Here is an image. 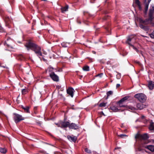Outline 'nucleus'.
<instances>
[{"mask_svg":"<svg viewBox=\"0 0 154 154\" xmlns=\"http://www.w3.org/2000/svg\"><path fill=\"white\" fill-rule=\"evenodd\" d=\"M128 96H126L125 97L122 99L121 100H119L118 102V103L119 104V106L120 107H124L125 108H126V106L123 105V103L126 100H127L129 98Z\"/></svg>","mask_w":154,"mask_h":154,"instance_id":"obj_8","label":"nucleus"},{"mask_svg":"<svg viewBox=\"0 0 154 154\" xmlns=\"http://www.w3.org/2000/svg\"><path fill=\"white\" fill-rule=\"evenodd\" d=\"M0 152L2 153L5 154L7 152V150L5 148L0 147Z\"/></svg>","mask_w":154,"mask_h":154,"instance_id":"obj_25","label":"nucleus"},{"mask_svg":"<svg viewBox=\"0 0 154 154\" xmlns=\"http://www.w3.org/2000/svg\"><path fill=\"white\" fill-rule=\"evenodd\" d=\"M135 3L137 6L140 5V2L139 0H135Z\"/></svg>","mask_w":154,"mask_h":154,"instance_id":"obj_37","label":"nucleus"},{"mask_svg":"<svg viewBox=\"0 0 154 154\" xmlns=\"http://www.w3.org/2000/svg\"><path fill=\"white\" fill-rule=\"evenodd\" d=\"M118 136L121 138H124L125 137H127V136L125 134H121L120 135H118Z\"/></svg>","mask_w":154,"mask_h":154,"instance_id":"obj_32","label":"nucleus"},{"mask_svg":"<svg viewBox=\"0 0 154 154\" xmlns=\"http://www.w3.org/2000/svg\"><path fill=\"white\" fill-rule=\"evenodd\" d=\"M117 149V148H115V149Z\"/></svg>","mask_w":154,"mask_h":154,"instance_id":"obj_55","label":"nucleus"},{"mask_svg":"<svg viewBox=\"0 0 154 154\" xmlns=\"http://www.w3.org/2000/svg\"><path fill=\"white\" fill-rule=\"evenodd\" d=\"M61 121H59L58 123H55V124L58 127H60L61 128Z\"/></svg>","mask_w":154,"mask_h":154,"instance_id":"obj_35","label":"nucleus"},{"mask_svg":"<svg viewBox=\"0 0 154 154\" xmlns=\"http://www.w3.org/2000/svg\"><path fill=\"white\" fill-rule=\"evenodd\" d=\"M103 74L102 73H101V74H98V76H99L100 77H101L102 76V75H103Z\"/></svg>","mask_w":154,"mask_h":154,"instance_id":"obj_46","label":"nucleus"},{"mask_svg":"<svg viewBox=\"0 0 154 154\" xmlns=\"http://www.w3.org/2000/svg\"><path fill=\"white\" fill-rule=\"evenodd\" d=\"M153 19V18L149 17L148 18L145 20L140 18L139 19V22L140 23H143L144 25H147L150 24L152 26L154 27V22H152Z\"/></svg>","mask_w":154,"mask_h":154,"instance_id":"obj_3","label":"nucleus"},{"mask_svg":"<svg viewBox=\"0 0 154 154\" xmlns=\"http://www.w3.org/2000/svg\"><path fill=\"white\" fill-rule=\"evenodd\" d=\"M142 36L143 37H145V36H144V35H142Z\"/></svg>","mask_w":154,"mask_h":154,"instance_id":"obj_54","label":"nucleus"},{"mask_svg":"<svg viewBox=\"0 0 154 154\" xmlns=\"http://www.w3.org/2000/svg\"><path fill=\"white\" fill-rule=\"evenodd\" d=\"M106 104V103H101L99 105V106L100 107H105Z\"/></svg>","mask_w":154,"mask_h":154,"instance_id":"obj_30","label":"nucleus"},{"mask_svg":"<svg viewBox=\"0 0 154 154\" xmlns=\"http://www.w3.org/2000/svg\"><path fill=\"white\" fill-rule=\"evenodd\" d=\"M141 118L142 119H143V121H144V122H146V121H145V116H142L141 117Z\"/></svg>","mask_w":154,"mask_h":154,"instance_id":"obj_39","label":"nucleus"},{"mask_svg":"<svg viewBox=\"0 0 154 154\" xmlns=\"http://www.w3.org/2000/svg\"><path fill=\"white\" fill-rule=\"evenodd\" d=\"M135 139H139L140 140L147 139L148 137L147 134H137L135 137Z\"/></svg>","mask_w":154,"mask_h":154,"instance_id":"obj_7","label":"nucleus"},{"mask_svg":"<svg viewBox=\"0 0 154 154\" xmlns=\"http://www.w3.org/2000/svg\"><path fill=\"white\" fill-rule=\"evenodd\" d=\"M145 148L148 149L152 152H154V145H149L146 146Z\"/></svg>","mask_w":154,"mask_h":154,"instance_id":"obj_17","label":"nucleus"},{"mask_svg":"<svg viewBox=\"0 0 154 154\" xmlns=\"http://www.w3.org/2000/svg\"><path fill=\"white\" fill-rule=\"evenodd\" d=\"M69 129L77 130L79 128V126L75 123H69Z\"/></svg>","mask_w":154,"mask_h":154,"instance_id":"obj_11","label":"nucleus"},{"mask_svg":"<svg viewBox=\"0 0 154 154\" xmlns=\"http://www.w3.org/2000/svg\"><path fill=\"white\" fill-rule=\"evenodd\" d=\"M150 37L152 38H154V30L153 31L152 33L149 34Z\"/></svg>","mask_w":154,"mask_h":154,"instance_id":"obj_33","label":"nucleus"},{"mask_svg":"<svg viewBox=\"0 0 154 154\" xmlns=\"http://www.w3.org/2000/svg\"><path fill=\"white\" fill-rule=\"evenodd\" d=\"M54 71H55V72H61L62 71V69L59 68V67H57L56 68H54Z\"/></svg>","mask_w":154,"mask_h":154,"instance_id":"obj_26","label":"nucleus"},{"mask_svg":"<svg viewBox=\"0 0 154 154\" xmlns=\"http://www.w3.org/2000/svg\"><path fill=\"white\" fill-rule=\"evenodd\" d=\"M75 91L73 88L71 87L69 88L66 90L67 94L71 96V97H73L74 95V93Z\"/></svg>","mask_w":154,"mask_h":154,"instance_id":"obj_9","label":"nucleus"},{"mask_svg":"<svg viewBox=\"0 0 154 154\" xmlns=\"http://www.w3.org/2000/svg\"><path fill=\"white\" fill-rule=\"evenodd\" d=\"M14 119L16 123H17L20 121L23 120L24 119L21 115L19 114L14 113Z\"/></svg>","mask_w":154,"mask_h":154,"instance_id":"obj_6","label":"nucleus"},{"mask_svg":"<svg viewBox=\"0 0 154 154\" xmlns=\"http://www.w3.org/2000/svg\"><path fill=\"white\" fill-rule=\"evenodd\" d=\"M3 30H1V31H0V32H3Z\"/></svg>","mask_w":154,"mask_h":154,"instance_id":"obj_53","label":"nucleus"},{"mask_svg":"<svg viewBox=\"0 0 154 154\" xmlns=\"http://www.w3.org/2000/svg\"><path fill=\"white\" fill-rule=\"evenodd\" d=\"M5 21L6 24H9L11 22V19L8 17H5Z\"/></svg>","mask_w":154,"mask_h":154,"instance_id":"obj_22","label":"nucleus"},{"mask_svg":"<svg viewBox=\"0 0 154 154\" xmlns=\"http://www.w3.org/2000/svg\"><path fill=\"white\" fill-rule=\"evenodd\" d=\"M64 43H62V46L63 47H66V46H64Z\"/></svg>","mask_w":154,"mask_h":154,"instance_id":"obj_45","label":"nucleus"},{"mask_svg":"<svg viewBox=\"0 0 154 154\" xmlns=\"http://www.w3.org/2000/svg\"><path fill=\"white\" fill-rule=\"evenodd\" d=\"M154 12V6H152V8H150L149 10V17L154 18L153 17V14Z\"/></svg>","mask_w":154,"mask_h":154,"instance_id":"obj_15","label":"nucleus"},{"mask_svg":"<svg viewBox=\"0 0 154 154\" xmlns=\"http://www.w3.org/2000/svg\"><path fill=\"white\" fill-rule=\"evenodd\" d=\"M92 52H93L94 54H95L96 53V52H95V51H92Z\"/></svg>","mask_w":154,"mask_h":154,"instance_id":"obj_48","label":"nucleus"},{"mask_svg":"<svg viewBox=\"0 0 154 154\" xmlns=\"http://www.w3.org/2000/svg\"><path fill=\"white\" fill-rule=\"evenodd\" d=\"M138 8L140 10H141L142 9V7H141V5H139L138 6Z\"/></svg>","mask_w":154,"mask_h":154,"instance_id":"obj_42","label":"nucleus"},{"mask_svg":"<svg viewBox=\"0 0 154 154\" xmlns=\"http://www.w3.org/2000/svg\"><path fill=\"white\" fill-rule=\"evenodd\" d=\"M126 106V109H129L131 110L132 111H134L135 110H137V109L136 108L133 107L131 106Z\"/></svg>","mask_w":154,"mask_h":154,"instance_id":"obj_21","label":"nucleus"},{"mask_svg":"<svg viewBox=\"0 0 154 154\" xmlns=\"http://www.w3.org/2000/svg\"><path fill=\"white\" fill-rule=\"evenodd\" d=\"M85 151L88 153L91 154V151L89 149H88L87 148H86L85 149Z\"/></svg>","mask_w":154,"mask_h":154,"instance_id":"obj_29","label":"nucleus"},{"mask_svg":"<svg viewBox=\"0 0 154 154\" xmlns=\"http://www.w3.org/2000/svg\"><path fill=\"white\" fill-rule=\"evenodd\" d=\"M146 152L147 153H148L149 154L150 153L149 152H147V151H146Z\"/></svg>","mask_w":154,"mask_h":154,"instance_id":"obj_49","label":"nucleus"},{"mask_svg":"<svg viewBox=\"0 0 154 154\" xmlns=\"http://www.w3.org/2000/svg\"><path fill=\"white\" fill-rule=\"evenodd\" d=\"M28 92L27 89H24L22 90V93L23 94H25Z\"/></svg>","mask_w":154,"mask_h":154,"instance_id":"obj_28","label":"nucleus"},{"mask_svg":"<svg viewBox=\"0 0 154 154\" xmlns=\"http://www.w3.org/2000/svg\"><path fill=\"white\" fill-rule=\"evenodd\" d=\"M103 19L104 20H106L107 19V18L105 17L103 18Z\"/></svg>","mask_w":154,"mask_h":154,"instance_id":"obj_50","label":"nucleus"},{"mask_svg":"<svg viewBox=\"0 0 154 154\" xmlns=\"http://www.w3.org/2000/svg\"><path fill=\"white\" fill-rule=\"evenodd\" d=\"M79 23H80H80H81V22L79 21Z\"/></svg>","mask_w":154,"mask_h":154,"instance_id":"obj_52","label":"nucleus"},{"mask_svg":"<svg viewBox=\"0 0 154 154\" xmlns=\"http://www.w3.org/2000/svg\"><path fill=\"white\" fill-rule=\"evenodd\" d=\"M146 105L143 104V103H138L137 104L136 108L137 109V110H141L146 108Z\"/></svg>","mask_w":154,"mask_h":154,"instance_id":"obj_14","label":"nucleus"},{"mask_svg":"<svg viewBox=\"0 0 154 154\" xmlns=\"http://www.w3.org/2000/svg\"><path fill=\"white\" fill-rule=\"evenodd\" d=\"M95 153H94V154H95Z\"/></svg>","mask_w":154,"mask_h":154,"instance_id":"obj_56","label":"nucleus"},{"mask_svg":"<svg viewBox=\"0 0 154 154\" xmlns=\"http://www.w3.org/2000/svg\"><path fill=\"white\" fill-rule=\"evenodd\" d=\"M68 8L69 6L68 5H66L65 7H62L61 8L62 12L64 13L65 12L67 11Z\"/></svg>","mask_w":154,"mask_h":154,"instance_id":"obj_18","label":"nucleus"},{"mask_svg":"<svg viewBox=\"0 0 154 154\" xmlns=\"http://www.w3.org/2000/svg\"><path fill=\"white\" fill-rule=\"evenodd\" d=\"M67 138L69 141L73 142H75L77 139V137L75 136H73V135L71 136L69 135L67 136Z\"/></svg>","mask_w":154,"mask_h":154,"instance_id":"obj_13","label":"nucleus"},{"mask_svg":"<svg viewBox=\"0 0 154 154\" xmlns=\"http://www.w3.org/2000/svg\"><path fill=\"white\" fill-rule=\"evenodd\" d=\"M61 121V128H66L69 127V122L68 121H65V120L64 121Z\"/></svg>","mask_w":154,"mask_h":154,"instance_id":"obj_10","label":"nucleus"},{"mask_svg":"<svg viewBox=\"0 0 154 154\" xmlns=\"http://www.w3.org/2000/svg\"><path fill=\"white\" fill-rule=\"evenodd\" d=\"M149 129L150 130H154V123L152 121V120L150 122Z\"/></svg>","mask_w":154,"mask_h":154,"instance_id":"obj_19","label":"nucleus"},{"mask_svg":"<svg viewBox=\"0 0 154 154\" xmlns=\"http://www.w3.org/2000/svg\"><path fill=\"white\" fill-rule=\"evenodd\" d=\"M83 69L84 71H88L89 70V67L88 66H86L83 67Z\"/></svg>","mask_w":154,"mask_h":154,"instance_id":"obj_27","label":"nucleus"},{"mask_svg":"<svg viewBox=\"0 0 154 154\" xmlns=\"http://www.w3.org/2000/svg\"><path fill=\"white\" fill-rule=\"evenodd\" d=\"M143 29L146 31H148L149 30V27L148 26H145Z\"/></svg>","mask_w":154,"mask_h":154,"instance_id":"obj_38","label":"nucleus"},{"mask_svg":"<svg viewBox=\"0 0 154 154\" xmlns=\"http://www.w3.org/2000/svg\"><path fill=\"white\" fill-rule=\"evenodd\" d=\"M54 68L49 66L47 70L49 72V76L54 82H58L59 80V76L56 74L54 71Z\"/></svg>","mask_w":154,"mask_h":154,"instance_id":"obj_2","label":"nucleus"},{"mask_svg":"<svg viewBox=\"0 0 154 154\" xmlns=\"http://www.w3.org/2000/svg\"><path fill=\"white\" fill-rule=\"evenodd\" d=\"M148 88L150 90H152L153 89V88L154 87V82L152 81H149L148 82Z\"/></svg>","mask_w":154,"mask_h":154,"instance_id":"obj_16","label":"nucleus"},{"mask_svg":"<svg viewBox=\"0 0 154 154\" xmlns=\"http://www.w3.org/2000/svg\"><path fill=\"white\" fill-rule=\"evenodd\" d=\"M18 59L20 60H23L24 59V57L22 55H20L18 56Z\"/></svg>","mask_w":154,"mask_h":154,"instance_id":"obj_34","label":"nucleus"},{"mask_svg":"<svg viewBox=\"0 0 154 154\" xmlns=\"http://www.w3.org/2000/svg\"><path fill=\"white\" fill-rule=\"evenodd\" d=\"M4 45L5 46H7L8 48H11V49L14 48V47L11 45L8 44V42H5L4 43Z\"/></svg>","mask_w":154,"mask_h":154,"instance_id":"obj_23","label":"nucleus"},{"mask_svg":"<svg viewBox=\"0 0 154 154\" xmlns=\"http://www.w3.org/2000/svg\"><path fill=\"white\" fill-rule=\"evenodd\" d=\"M107 64H110V62L109 61H107Z\"/></svg>","mask_w":154,"mask_h":154,"instance_id":"obj_47","label":"nucleus"},{"mask_svg":"<svg viewBox=\"0 0 154 154\" xmlns=\"http://www.w3.org/2000/svg\"><path fill=\"white\" fill-rule=\"evenodd\" d=\"M135 3L137 6L140 5V2L139 0H135Z\"/></svg>","mask_w":154,"mask_h":154,"instance_id":"obj_36","label":"nucleus"},{"mask_svg":"<svg viewBox=\"0 0 154 154\" xmlns=\"http://www.w3.org/2000/svg\"><path fill=\"white\" fill-rule=\"evenodd\" d=\"M113 93V92L112 91H109L107 92V98H108V97L110 96V95H112Z\"/></svg>","mask_w":154,"mask_h":154,"instance_id":"obj_31","label":"nucleus"},{"mask_svg":"<svg viewBox=\"0 0 154 154\" xmlns=\"http://www.w3.org/2000/svg\"><path fill=\"white\" fill-rule=\"evenodd\" d=\"M135 38L133 37L132 35H131L128 37V38L126 42V43L128 44L129 45L132 47L137 52H139V51L135 47H134L133 45H131L130 43L131 41H134Z\"/></svg>","mask_w":154,"mask_h":154,"instance_id":"obj_5","label":"nucleus"},{"mask_svg":"<svg viewBox=\"0 0 154 154\" xmlns=\"http://www.w3.org/2000/svg\"><path fill=\"white\" fill-rule=\"evenodd\" d=\"M139 26L140 27L143 29V28H144V27L145 26L143 25V24H140Z\"/></svg>","mask_w":154,"mask_h":154,"instance_id":"obj_40","label":"nucleus"},{"mask_svg":"<svg viewBox=\"0 0 154 154\" xmlns=\"http://www.w3.org/2000/svg\"><path fill=\"white\" fill-rule=\"evenodd\" d=\"M151 142H152L154 144V139H151Z\"/></svg>","mask_w":154,"mask_h":154,"instance_id":"obj_43","label":"nucleus"},{"mask_svg":"<svg viewBox=\"0 0 154 154\" xmlns=\"http://www.w3.org/2000/svg\"><path fill=\"white\" fill-rule=\"evenodd\" d=\"M37 109V107H34V112L35 113V114H36L37 113V112L36 111V110Z\"/></svg>","mask_w":154,"mask_h":154,"instance_id":"obj_41","label":"nucleus"},{"mask_svg":"<svg viewBox=\"0 0 154 154\" xmlns=\"http://www.w3.org/2000/svg\"><path fill=\"white\" fill-rule=\"evenodd\" d=\"M110 109L114 112H117L119 110L117 107L115 106H111L110 107Z\"/></svg>","mask_w":154,"mask_h":154,"instance_id":"obj_20","label":"nucleus"},{"mask_svg":"<svg viewBox=\"0 0 154 154\" xmlns=\"http://www.w3.org/2000/svg\"><path fill=\"white\" fill-rule=\"evenodd\" d=\"M134 97L142 103L144 102L146 99V96L142 93L137 94L134 95Z\"/></svg>","mask_w":154,"mask_h":154,"instance_id":"obj_4","label":"nucleus"},{"mask_svg":"<svg viewBox=\"0 0 154 154\" xmlns=\"http://www.w3.org/2000/svg\"><path fill=\"white\" fill-rule=\"evenodd\" d=\"M151 0H144V4H145V12L146 13L148 11L149 4Z\"/></svg>","mask_w":154,"mask_h":154,"instance_id":"obj_12","label":"nucleus"},{"mask_svg":"<svg viewBox=\"0 0 154 154\" xmlns=\"http://www.w3.org/2000/svg\"><path fill=\"white\" fill-rule=\"evenodd\" d=\"M102 113L104 115V113H103V112H102Z\"/></svg>","mask_w":154,"mask_h":154,"instance_id":"obj_51","label":"nucleus"},{"mask_svg":"<svg viewBox=\"0 0 154 154\" xmlns=\"http://www.w3.org/2000/svg\"><path fill=\"white\" fill-rule=\"evenodd\" d=\"M21 108L23 109L25 112L27 113H29V107L28 106H26L25 107H24L23 106H22Z\"/></svg>","mask_w":154,"mask_h":154,"instance_id":"obj_24","label":"nucleus"},{"mask_svg":"<svg viewBox=\"0 0 154 154\" xmlns=\"http://www.w3.org/2000/svg\"><path fill=\"white\" fill-rule=\"evenodd\" d=\"M120 85L119 84H117V85H116V87L117 88L119 87H120Z\"/></svg>","mask_w":154,"mask_h":154,"instance_id":"obj_44","label":"nucleus"},{"mask_svg":"<svg viewBox=\"0 0 154 154\" xmlns=\"http://www.w3.org/2000/svg\"><path fill=\"white\" fill-rule=\"evenodd\" d=\"M25 46L29 50L31 49L38 56H42L41 48L32 40H29L25 45Z\"/></svg>","mask_w":154,"mask_h":154,"instance_id":"obj_1","label":"nucleus"}]
</instances>
